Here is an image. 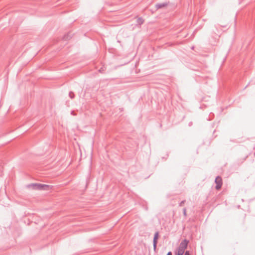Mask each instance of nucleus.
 I'll return each instance as SVG.
<instances>
[{
    "label": "nucleus",
    "mask_w": 255,
    "mask_h": 255,
    "mask_svg": "<svg viewBox=\"0 0 255 255\" xmlns=\"http://www.w3.org/2000/svg\"><path fill=\"white\" fill-rule=\"evenodd\" d=\"M189 244V241L184 239L182 241L179 245L178 248L176 252V255H183L185 253V250L187 249L188 245Z\"/></svg>",
    "instance_id": "obj_1"
},
{
    "label": "nucleus",
    "mask_w": 255,
    "mask_h": 255,
    "mask_svg": "<svg viewBox=\"0 0 255 255\" xmlns=\"http://www.w3.org/2000/svg\"><path fill=\"white\" fill-rule=\"evenodd\" d=\"M29 188L35 190H45L48 188V185L42 184L33 183L27 185Z\"/></svg>",
    "instance_id": "obj_2"
},
{
    "label": "nucleus",
    "mask_w": 255,
    "mask_h": 255,
    "mask_svg": "<svg viewBox=\"0 0 255 255\" xmlns=\"http://www.w3.org/2000/svg\"><path fill=\"white\" fill-rule=\"evenodd\" d=\"M215 182L216 184L215 186L216 189L217 190H220L223 184V181L221 177L218 176L215 179Z\"/></svg>",
    "instance_id": "obj_3"
},
{
    "label": "nucleus",
    "mask_w": 255,
    "mask_h": 255,
    "mask_svg": "<svg viewBox=\"0 0 255 255\" xmlns=\"http://www.w3.org/2000/svg\"><path fill=\"white\" fill-rule=\"evenodd\" d=\"M158 236H159V233H158V232H156L154 234L153 241V250L154 251H155L156 249L157 240L158 238Z\"/></svg>",
    "instance_id": "obj_4"
},
{
    "label": "nucleus",
    "mask_w": 255,
    "mask_h": 255,
    "mask_svg": "<svg viewBox=\"0 0 255 255\" xmlns=\"http://www.w3.org/2000/svg\"><path fill=\"white\" fill-rule=\"evenodd\" d=\"M167 5V4L165 3H157L155 5V7L157 9L161 8Z\"/></svg>",
    "instance_id": "obj_5"
},
{
    "label": "nucleus",
    "mask_w": 255,
    "mask_h": 255,
    "mask_svg": "<svg viewBox=\"0 0 255 255\" xmlns=\"http://www.w3.org/2000/svg\"><path fill=\"white\" fill-rule=\"evenodd\" d=\"M144 22V20L141 17H139L137 20V23L141 25Z\"/></svg>",
    "instance_id": "obj_6"
},
{
    "label": "nucleus",
    "mask_w": 255,
    "mask_h": 255,
    "mask_svg": "<svg viewBox=\"0 0 255 255\" xmlns=\"http://www.w3.org/2000/svg\"><path fill=\"white\" fill-rule=\"evenodd\" d=\"M69 96L71 99H73L74 97V94L73 92H70L69 93Z\"/></svg>",
    "instance_id": "obj_7"
},
{
    "label": "nucleus",
    "mask_w": 255,
    "mask_h": 255,
    "mask_svg": "<svg viewBox=\"0 0 255 255\" xmlns=\"http://www.w3.org/2000/svg\"><path fill=\"white\" fill-rule=\"evenodd\" d=\"M186 202V200H183L179 204V207H182L183 206L184 204Z\"/></svg>",
    "instance_id": "obj_8"
},
{
    "label": "nucleus",
    "mask_w": 255,
    "mask_h": 255,
    "mask_svg": "<svg viewBox=\"0 0 255 255\" xmlns=\"http://www.w3.org/2000/svg\"><path fill=\"white\" fill-rule=\"evenodd\" d=\"M183 215L185 217H186L187 216V213H186V208H184L183 210Z\"/></svg>",
    "instance_id": "obj_9"
},
{
    "label": "nucleus",
    "mask_w": 255,
    "mask_h": 255,
    "mask_svg": "<svg viewBox=\"0 0 255 255\" xmlns=\"http://www.w3.org/2000/svg\"><path fill=\"white\" fill-rule=\"evenodd\" d=\"M184 255H190L189 252L188 251H187L185 252Z\"/></svg>",
    "instance_id": "obj_10"
},
{
    "label": "nucleus",
    "mask_w": 255,
    "mask_h": 255,
    "mask_svg": "<svg viewBox=\"0 0 255 255\" xmlns=\"http://www.w3.org/2000/svg\"><path fill=\"white\" fill-rule=\"evenodd\" d=\"M167 255H172V253L171 252H169L167 253Z\"/></svg>",
    "instance_id": "obj_11"
},
{
    "label": "nucleus",
    "mask_w": 255,
    "mask_h": 255,
    "mask_svg": "<svg viewBox=\"0 0 255 255\" xmlns=\"http://www.w3.org/2000/svg\"><path fill=\"white\" fill-rule=\"evenodd\" d=\"M71 114H72V115H74V113H73V112H72Z\"/></svg>",
    "instance_id": "obj_12"
}]
</instances>
